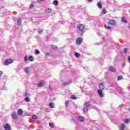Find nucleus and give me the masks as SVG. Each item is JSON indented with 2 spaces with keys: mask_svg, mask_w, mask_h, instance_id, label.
I'll return each mask as SVG.
<instances>
[{
  "mask_svg": "<svg viewBox=\"0 0 130 130\" xmlns=\"http://www.w3.org/2000/svg\"><path fill=\"white\" fill-rule=\"evenodd\" d=\"M77 29L80 35H83L84 34V30H85V26L84 25L82 24L77 25Z\"/></svg>",
  "mask_w": 130,
  "mask_h": 130,
  "instance_id": "obj_1",
  "label": "nucleus"
},
{
  "mask_svg": "<svg viewBox=\"0 0 130 130\" xmlns=\"http://www.w3.org/2000/svg\"><path fill=\"white\" fill-rule=\"evenodd\" d=\"M13 60L11 59H7L5 62V66H9V64H10V63H12L13 62Z\"/></svg>",
  "mask_w": 130,
  "mask_h": 130,
  "instance_id": "obj_2",
  "label": "nucleus"
},
{
  "mask_svg": "<svg viewBox=\"0 0 130 130\" xmlns=\"http://www.w3.org/2000/svg\"><path fill=\"white\" fill-rule=\"evenodd\" d=\"M98 93L99 94V95L101 98H103L104 97V93L101 90H98Z\"/></svg>",
  "mask_w": 130,
  "mask_h": 130,
  "instance_id": "obj_3",
  "label": "nucleus"
},
{
  "mask_svg": "<svg viewBox=\"0 0 130 130\" xmlns=\"http://www.w3.org/2000/svg\"><path fill=\"white\" fill-rule=\"evenodd\" d=\"M4 128H5V130L11 129V126L10 125V124H9V123L5 124L4 126Z\"/></svg>",
  "mask_w": 130,
  "mask_h": 130,
  "instance_id": "obj_4",
  "label": "nucleus"
},
{
  "mask_svg": "<svg viewBox=\"0 0 130 130\" xmlns=\"http://www.w3.org/2000/svg\"><path fill=\"white\" fill-rule=\"evenodd\" d=\"M11 115H12V118H13V119H17V118H18V116L17 114V113H16V112H13L12 113Z\"/></svg>",
  "mask_w": 130,
  "mask_h": 130,
  "instance_id": "obj_5",
  "label": "nucleus"
},
{
  "mask_svg": "<svg viewBox=\"0 0 130 130\" xmlns=\"http://www.w3.org/2000/svg\"><path fill=\"white\" fill-rule=\"evenodd\" d=\"M108 24L109 25H113L114 26H115V25H116V21H115V20H110L108 22Z\"/></svg>",
  "mask_w": 130,
  "mask_h": 130,
  "instance_id": "obj_6",
  "label": "nucleus"
},
{
  "mask_svg": "<svg viewBox=\"0 0 130 130\" xmlns=\"http://www.w3.org/2000/svg\"><path fill=\"white\" fill-rule=\"evenodd\" d=\"M83 42V39H82V38H78L77 40H76V43L77 44H78V45H79L80 44H81Z\"/></svg>",
  "mask_w": 130,
  "mask_h": 130,
  "instance_id": "obj_7",
  "label": "nucleus"
},
{
  "mask_svg": "<svg viewBox=\"0 0 130 130\" xmlns=\"http://www.w3.org/2000/svg\"><path fill=\"white\" fill-rule=\"evenodd\" d=\"M104 88L105 87L104 86V83H102L99 85V90H101L102 91V90H104Z\"/></svg>",
  "mask_w": 130,
  "mask_h": 130,
  "instance_id": "obj_8",
  "label": "nucleus"
},
{
  "mask_svg": "<svg viewBox=\"0 0 130 130\" xmlns=\"http://www.w3.org/2000/svg\"><path fill=\"white\" fill-rule=\"evenodd\" d=\"M109 71L113 73H115V72H116V69L113 67H110L109 69Z\"/></svg>",
  "mask_w": 130,
  "mask_h": 130,
  "instance_id": "obj_9",
  "label": "nucleus"
},
{
  "mask_svg": "<svg viewBox=\"0 0 130 130\" xmlns=\"http://www.w3.org/2000/svg\"><path fill=\"white\" fill-rule=\"evenodd\" d=\"M17 113L18 115H23V110L22 109H20L18 110Z\"/></svg>",
  "mask_w": 130,
  "mask_h": 130,
  "instance_id": "obj_10",
  "label": "nucleus"
},
{
  "mask_svg": "<svg viewBox=\"0 0 130 130\" xmlns=\"http://www.w3.org/2000/svg\"><path fill=\"white\" fill-rule=\"evenodd\" d=\"M44 85V81H41L38 84V87H41Z\"/></svg>",
  "mask_w": 130,
  "mask_h": 130,
  "instance_id": "obj_11",
  "label": "nucleus"
},
{
  "mask_svg": "<svg viewBox=\"0 0 130 130\" xmlns=\"http://www.w3.org/2000/svg\"><path fill=\"white\" fill-rule=\"evenodd\" d=\"M17 25L18 26H21V25H22V20H21V18H19V20H17Z\"/></svg>",
  "mask_w": 130,
  "mask_h": 130,
  "instance_id": "obj_12",
  "label": "nucleus"
},
{
  "mask_svg": "<svg viewBox=\"0 0 130 130\" xmlns=\"http://www.w3.org/2000/svg\"><path fill=\"white\" fill-rule=\"evenodd\" d=\"M78 121H83V120H85V119L82 116H79L78 118Z\"/></svg>",
  "mask_w": 130,
  "mask_h": 130,
  "instance_id": "obj_13",
  "label": "nucleus"
},
{
  "mask_svg": "<svg viewBox=\"0 0 130 130\" xmlns=\"http://www.w3.org/2000/svg\"><path fill=\"white\" fill-rule=\"evenodd\" d=\"M28 59L29 61H33L34 60V58L32 56H29L28 57Z\"/></svg>",
  "mask_w": 130,
  "mask_h": 130,
  "instance_id": "obj_14",
  "label": "nucleus"
},
{
  "mask_svg": "<svg viewBox=\"0 0 130 130\" xmlns=\"http://www.w3.org/2000/svg\"><path fill=\"white\" fill-rule=\"evenodd\" d=\"M29 68L27 67L24 69L25 72L26 74H29L30 73V70H29Z\"/></svg>",
  "mask_w": 130,
  "mask_h": 130,
  "instance_id": "obj_15",
  "label": "nucleus"
},
{
  "mask_svg": "<svg viewBox=\"0 0 130 130\" xmlns=\"http://www.w3.org/2000/svg\"><path fill=\"white\" fill-rule=\"evenodd\" d=\"M83 112H84L85 113H87V112H88V108L84 107L83 108Z\"/></svg>",
  "mask_w": 130,
  "mask_h": 130,
  "instance_id": "obj_16",
  "label": "nucleus"
},
{
  "mask_svg": "<svg viewBox=\"0 0 130 130\" xmlns=\"http://www.w3.org/2000/svg\"><path fill=\"white\" fill-rule=\"evenodd\" d=\"M97 6L99 9H101L102 8V4H101V2H99L97 4Z\"/></svg>",
  "mask_w": 130,
  "mask_h": 130,
  "instance_id": "obj_17",
  "label": "nucleus"
},
{
  "mask_svg": "<svg viewBox=\"0 0 130 130\" xmlns=\"http://www.w3.org/2000/svg\"><path fill=\"white\" fill-rule=\"evenodd\" d=\"M124 128H125V124H121V128L120 129L121 130H124Z\"/></svg>",
  "mask_w": 130,
  "mask_h": 130,
  "instance_id": "obj_18",
  "label": "nucleus"
},
{
  "mask_svg": "<svg viewBox=\"0 0 130 130\" xmlns=\"http://www.w3.org/2000/svg\"><path fill=\"white\" fill-rule=\"evenodd\" d=\"M53 4L55 6H57V5H58V1H57V0H55L53 1Z\"/></svg>",
  "mask_w": 130,
  "mask_h": 130,
  "instance_id": "obj_19",
  "label": "nucleus"
},
{
  "mask_svg": "<svg viewBox=\"0 0 130 130\" xmlns=\"http://www.w3.org/2000/svg\"><path fill=\"white\" fill-rule=\"evenodd\" d=\"M84 105L85 106V107L88 108V107H90V103L86 102L84 104Z\"/></svg>",
  "mask_w": 130,
  "mask_h": 130,
  "instance_id": "obj_20",
  "label": "nucleus"
},
{
  "mask_svg": "<svg viewBox=\"0 0 130 130\" xmlns=\"http://www.w3.org/2000/svg\"><path fill=\"white\" fill-rule=\"evenodd\" d=\"M49 107L51 108H54V104H53V103H50L49 104Z\"/></svg>",
  "mask_w": 130,
  "mask_h": 130,
  "instance_id": "obj_21",
  "label": "nucleus"
},
{
  "mask_svg": "<svg viewBox=\"0 0 130 130\" xmlns=\"http://www.w3.org/2000/svg\"><path fill=\"white\" fill-rule=\"evenodd\" d=\"M122 79H123V77L121 75L119 76L117 78L118 81H120V80H122Z\"/></svg>",
  "mask_w": 130,
  "mask_h": 130,
  "instance_id": "obj_22",
  "label": "nucleus"
},
{
  "mask_svg": "<svg viewBox=\"0 0 130 130\" xmlns=\"http://www.w3.org/2000/svg\"><path fill=\"white\" fill-rule=\"evenodd\" d=\"M24 100L26 102H30V99L28 96L26 97Z\"/></svg>",
  "mask_w": 130,
  "mask_h": 130,
  "instance_id": "obj_23",
  "label": "nucleus"
},
{
  "mask_svg": "<svg viewBox=\"0 0 130 130\" xmlns=\"http://www.w3.org/2000/svg\"><path fill=\"white\" fill-rule=\"evenodd\" d=\"M46 13H47V14H49V13H51V9L49 8L46 9Z\"/></svg>",
  "mask_w": 130,
  "mask_h": 130,
  "instance_id": "obj_24",
  "label": "nucleus"
},
{
  "mask_svg": "<svg viewBox=\"0 0 130 130\" xmlns=\"http://www.w3.org/2000/svg\"><path fill=\"white\" fill-rule=\"evenodd\" d=\"M122 22L123 23H127V21H126V20L124 17H122Z\"/></svg>",
  "mask_w": 130,
  "mask_h": 130,
  "instance_id": "obj_25",
  "label": "nucleus"
},
{
  "mask_svg": "<svg viewBox=\"0 0 130 130\" xmlns=\"http://www.w3.org/2000/svg\"><path fill=\"white\" fill-rule=\"evenodd\" d=\"M32 118H33V119H38V117L35 115L32 116Z\"/></svg>",
  "mask_w": 130,
  "mask_h": 130,
  "instance_id": "obj_26",
  "label": "nucleus"
},
{
  "mask_svg": "<svg viewBox=\"0 0 130 130\" xmlns=\"http://www.w3.org/2000/svg\"><path fill=\"white\" fill-rule=\"evenodd\" d=\"M51 48H52L53 49H55V50H56V49H57V48H58L57 46H53V45H52V46H51Z\"/></svg>",
  "mask_w": 130,
  "mask_h": 130,
  "instance_id": "obj_27",
  "label": "nucleus"
},
{
  "mask_svg": "<svg viewBox=\"0 0 130 130\" xmlns=\"http://www.w3.org/2000/svg\"><path fill=\"white\" fill-rule=\"evenodd\" d=\"M75 54L76 57H80V54L79 53L75 52Z\"/></svg>",
  "mask_w": 130,
  "mask_h": 130,
  "instance_id": "obj_28",
  "label": "nucleus"
},
{
  "mask_svg": "<svg viewBox=\"0 0 130 130\" xmlns=\"http://www.w3.org/2000/svg\"><path fill=\"white\" fill-rule=\"evenodd\" d=\"M105 27L106 29H108V30H111V27H110V26H107L106 25H105Z\"/></svg>",
  "mask_w": 130,
  "mask_h": 130,
  "instance_id": "obj_29",
  "label": "nucleus"
},
{
  "mask_svg": "<svg viewBox=\"0 0 130 130\" xmlns=\"http://www.w3.org/2000/svg\"><path fill=\"white\" fill-rule=\"evenodd\" d=\"M124 122L125 123H128L129 122V119H126L124 120Z\"/></svg>",
  "mask_w": 130,
  "mask_h": 130,
  "instance_id": "obj_30",
  "label": "nucleus"
},
{
  "mask_svg": "<svg viewBox=\"0 0 130 130\" xmlns=\"http://www.w3.org/2000/svg\"><path fill=\"white\" fill-rule=\"evenodd\" d=\"M28 56H25L24 57V60H25L26 62L28 61Z\"/></svg>",
  "mask_w": 130,
  "mask_h": 130,
  "instance_id": "obj_31",
  "label": "nucleus"
},
{
  "mask_svg": "<svg viewBox=\"0 0 130 130\" xmlns=\"http://www.w3.org/2000/svg\"><path fill=\"white\" fill-rule=\"evenodd\" d=\"M71 99H72L73 100H75L77 99V98L75 95H72Z\"/></svg>",
  "mask_w": 130,
  "mask_h": 130,
  "instance_id": "obj_32",
  "label": "nucleus"
},
{
  "mask_svg": "<svg viewBox=\"0 0 130 130\" xmlns=\"http://www.w3.org/2000/svg\"><path fill=\"white\" fill-rule=\"evenodd\" d=\"M36 54H39L40 53V52H39V50H35Z\"/></svg>",
  "mask_w": 130,
  "mask_h": 130,
  "instance_id": "obj_33",
  "label": "nucleus"
},
{
  "mask_svg": "<svg viewBox=\"0 0 130 130\" xmlns=\"http://www.w3.org/2000/svg\"><path fill=\"white\" fill-rule=\"evenodd\" d=\"M49 126H51V127H53L54 126V125L52 123H49Z\"/></svg>",
  "mask_w": 130,
  "mask_h": 130,
  "instance_id": "obj_34",
  "label": "nucleus"
},
{
  "mask_svg": "<svg viewBox=\"0 0 130 130\" xmlns=\"http://www.w3.org/2000/svg\"><path fill=\"white\" fill-rule=\"evenodd\" d=\"M103 14H106V10L105 9H103L102 10Z\"/></svg>",
  "mask_w": 130,
  "mask_h": 130,
  "instance_id": "obj_35",
  "label": "nucleus"
},
{
  "mask_svg": "<svg viewBox=\"0 0 130 130\" xmlns=\"http://www.w3.org/2000/svg\"><path fill=\"white\" fill-rule=\"evenodd\" d=\"M33 8H34V5L31 4V5L29 6V9H33Z\"/></svg>",
  "mask_w": 130,
  "mask_h": 130,
  "instance_id": "obj_36",
  "label": "nucleus"
},
{
  "mask_svg": "<svg viewBox=\"0 0 130 130\" xmlns=\"http://www.w3.org/2000/svg\"><path fill=\"white\" fill-rule=\"evenodd\" d=\"M127 50H128V49L127 48H125V49H124V52L125 53H127Z\"/></svg>",
  "mask_w": 130,
  "mask_h": 130,
  "instance_id": "obj_37",
  "label": "nucleus"
},
{
  "mask_svg": "<svg viewBox=\"0 0 130 130\" xmlns=\"http://www.w3.org/2000/svg\"><path fill=\"white\" fill-rule=\"evenodd\" d=\"M65 105L66 106H68V105H69V101H66L65 102Z\"/></svg>",
  "mask_w": 130,
  "mask_h": 130,
  "instance_id": "obj_38",
  "label": "nucleus"
},
{
  "mask_svg": "<svg viewBox=\"0 0 130 130\" xmlns=\"http://www.w3.org/2000/svg\"><path fill=\"white\" fill-rule=\"evenodd\" d=\"M38 33V34H42V33H43V31L42 30H41L40 31H39Z\"/></svg>",
  "mask_w": 130,
  "mask_h": 130,
  "instance_id": "obj_39",
  "label": "nucleus"
},
{
  "mask_svg": "<svg viewBox=\"0 0 130 130\" xmlns=\"http://www.w3.org/2000/svg\"><path fill=\"white\" fill-rule=\"evenodd\" d=\"M67 85H70V83L69 82H64V86H67Z\"/></svg>",
  "mask_w": 130,
  "mask_h": 130,
  "instance_id": "obj_40",
  "label": "nucleus"
},
{
  "mask_svg": "<svg viewBox=\"0 0 130 130\" xmlns=\"http://www.w3.org/2000/svg\"><path fill=\"white\" fill-rule=\"evenodd\" d=\"M3 71H0V78L1 77H2V75H3Z\"/></svg>",
  "mask_w": 130,
  "mask_h": 130,
  "instance_id": "obj_41",
  "label": "nucleus"
},
{
  "mask_svg": "<svg viewBox=\"0 0 130 130\" xmlns=\"http://www.w3.org/2000/svg\"><path fill=\"white\" fill-rule=\"evenodd\" d=\"M41 2H44V0H39L38 1L39 4H40Z\"/></svg>",
  "mask_w": 130,
  "mask_h": 130,
  "instance_id": "obj_42",
  "label": "nucleus"
},
{
  "mask_svg": "<svg viewBox=\"0 0 130 130\" xmlns=\"http://www.w3.org/2000/svg\"><path fill=\"white\" fill-rule=\"evenodd\" d=\"M122 67H123V68H124V67H125V63H123L122 65Z\"/></svg>",
  "mask_w": 130,
  "mask_h": 130,
  "instance_id": "obj_43",
  "label": "nucleus"
},
{
  "mask_svg": "<svg viewBox=\"0 0 130 130\" xmlns=\"http://www.w3.org/2000/svg\"><path fill=\"white\" fill-rule=\"evenodd\" d=\"M46 55L47 56H49V53H46Z\"/></svg>",
  "mask_w": 130,
  "mask_h": 130,
  "instance_id": "obj_44",
  "label": "nucleus"
},
{
  "mask_svg": "<svg viewBox=\"0 0 130 130\" xmlns=\"http://www.w3.org/2000/svg\"><path fill=\"white\" fill-rule=\"evenodd\" d=\"M89 3H92V0H87Z\"/></svg>",
  "mask_w": 130,
  "mask_h": 130,
  "instance_id": "obj_45",
  "label": "nucleus"
},
{
  "mask_svg": "<svg viewBox=\"0 0 130 130\" xmlns=\"http://www.w3.org/2000/svg\"><path fill=\"white\" fill-rule=\"evenodd\" d=\"M25 96H28V95H29V94L28 93H25Z\"/></svg>",
  "mask_w": 130,
  "mask_h": 130,
  "instance_id": "obj_46",
  "label": "nucleus"
},
{
  "mask_svg": "<svg viewBox=\"0 0 130 130\" xmlns=\"http://www.w3.org/2000/svg\"><path fill=\"white\" fill-rule=\"evenodd\" d=\"M16 20H17V19H14V21H16Z\"/></svg>",
  "mask_w": 130,
  "mask_h": 130,
  "instance_id": "obj_47",
  "label": "nucleus"
},
{
  "mask_svg": "<svg viewBox=\"0 0 130 130\" xmlns=\"http://www.w3.org/2000/svg\"><path fill=\"white\" fill-rule=\"evenodd\" d=\"M129 111L130 112V108L129 109Z\"/></svg>",
  "mask_w": 130,
  "mask_h": 130,
  "instance_id": "obj_48",
  "label": "nucleus"
}]
</instances>
